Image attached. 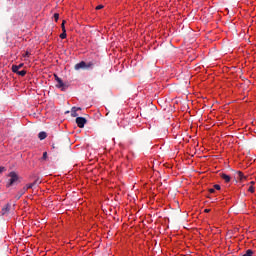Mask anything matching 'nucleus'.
I'll return each instance as SVG.
<instances>
[{"label":"nucleus","instance_id":"obj_1","mask_svg":"<svg viewBox=\"0 0 256 256\" xmlns=\"http://www.w3.org/2000/svg\"><path fill=\"white\" fill-rule=\"evenodd\" d=\"M90 67H93V63L89 62L88 64L85 61H81L80 63H77L74 66V69L76 71H79V69H90Z\"/></svg>","mask_w":256,"mask_h":256},{"label":"nucleus","instance_id":"obj_2","mask_svg":"<svg viewBox=\"0 0 256 256\" xmlns=\"http://www.w3.org/2000/svg\"><path fill=\"white\" fill-rule=\"evenodd\" d=\"M8 177H10L8 187H11V185H13V183H15L17 179H19V177L17 176V173L15 172H10Z\"/></svg>","mask_w":256,"mask_h":256},{"label":"nucleus","instance_id":"obj_3","mask_svg":"<svg viewBox=\"0 0 256 256\" xmlns=\"http://www.w3.org/2000/svg\"><path fill=\"white\" fill-rule=\"evenodd\" d=\"M55 81H57L58 84H56L57 89H61V91H65V83H63V80L59 78V76L54 75Z\"/></svg>","mask_w":256,"mask_h":256},{"label":"nucleus","instance_id":"obj_4","mask_svg":"<svg viewBox=\"0 0 256 256\" xmlns=\"http://www.w3.org/2000/svg\"><path fill=\"white\" fill-rule=\"evenodd\" d=\"M87 123V119L83 117H77L76 118V124L80 129H83L85 127V124Z\"/></svg>","mask_w":256,"mask_h":256},{"label":"nucleus","instance_id":"obj_5","mask_svg":"<svg viewBox=\"0 0 256 256\" xmlns=\"http://www.w3.org/2000/svg\"><path fill=\"white\" fill-rule=\"evenodd\" d=\"M78 111H81V108L72 107L71 109V117H79Z\"/></svg>","mask_w":256,"mask_h":256},{"label":"nucleus","instance_id":"obj_6","mask_svg":"<svg viewBox=\"0 0 256 256\" xmlns=\"http://www.w3.org/2000/svg\"><path fill=\"white\" fill-rule=\"evenodd\" d=\"M220 177L221 179H223V181H225L226 183H231V176L225 174V173H222L220 174Z\"/></svg>","mask_w":256,"mask_h":256},{"label":"nucleus","instance_id":"obj_7","mask_svg":"<svg viewBox=\"0 0 256 256\" xmlns=\"http://www.w3.org/2000/svg\"><path fill=\"white\" fill-rule=\"evenodd\" d=\"M23 63L19 64V65H12V72L13 73H17V71H19V69H21L23 67Z\"/></svg>","mask_w":256,"mask_h":256},{"label":"nucleus","instance_id":"obj_8","mask_svg":"<svg viewBox=\"0 0 256 256\" xmlns=\"http://www.w3.org/2000/svg\"><path fill=\"white\" fill-rule=\"evenodd\" d=\"M10 205L9 204H6L3 208H2V215H7V213H9V209H10Z\"/></svg>","mask_w":256,"mask_h":256},{"label":"nucleus","instance_id":"obj_9","mask_svg":"<svg viewBox=\"0 0 256 256\" xmlns=\"http://www.w3.org/2000/svg\"><path fill=\"white\" fill-rule=\"evenodd\" d=\"M38 137H39L40 141H43V139H47V133H45V132H40V133L38 134Z\"/></svg>","mask_w":256,"mask_h":256},{"label":"nucleus","instance_id":"obj_10","mask_svg":"<svg viewBox=\"0 0 256 256\" xmlns=\"http://www.w3.org/2000/svg\"><path fill=\"white\" fill-rule=\"evenodd\" d=\"M16 73V75H19L20 77H25V75H27V71L25 70H22V71H17V72H14Z\"/></svg>","mask_w":256,"mask_h":256},{"label":"nucleus","instance_id":"obj_11","mask_svg":"<svg viewBox=\"0 0 256 256\" xmlns=\"http://www.w3.org/2000/svg\"><path fill=\"white\" fill-rule=\"evenodd\" d=\"M60 39H67V30L62 31L60 34Z\"/></svg>","mask_w":256,"mask_h":256},{"label":"nucleus","instance_id":"obj_12","mask_svg":"<svg viewBox=\"0 0 256 256\" xmlns=\"http://www.w3.org/2000/svg\"><path fill=\"white\" fill-rule=\"evenodd\" d=\"M238 177H239L240 181H243V179H245V174H243V172L239 171Z\"/></svg>","mask_w":256,"mask_h":256},{"label":"nucleus","instance_id":"obj_13","mask_svg":"<svg viewBox=\"0 0 256 256\" xmlns=\"http://www.w3.org/2000/svg\"><path fill=\"white\" fill-rule=\"evenodd\" d=\"M248 192L249 193H255V186L250 185L249 188H248Z\"/></svg>","mask_w":256,"mask_h":256},{"label":"nucleus","instance_id":"obj_14","mask_svg":"<svg viewBox=\"0 0 256 256\" xmlns=\"http://www.w3.org/2000/svg\"><path fill=\"white\" fill-rule=\"evenodd\" d=\"M243 256H253V250L249 249Z\"/></svg>","mask_w":256,"mask_h":256},{"label":"nucleus","instance_id":"obj_15","mask_svg":"<svg viewBox=\"0 0 256 256\" xmlns=\"http://www.w3.org/2000/svg\"><path fill=\"white\" fill-rule=\"evenodd\" d=\"M31 55V53L29 51H26L24 54H22V57L27 58Z\"/></svg>","mask_w":256,"mask_h":256},{"label":"nucleus","instance_id":"obj_16","mask_svg":"<svg viewBox=\"0 0 256 256\" xmlns=\"http://www.w3.org/2000/svg\"><path fill=\"white\" fill-rule=\"evenodd\" d=\"M216 189V191H221V185L216 184L214 185V190Z\"/></svg>","mask_w":256,"mask_h":256},{"label":"nucleus","instance_id":"obj_17","mask_svg":"<svg viewBox=\"0 0 256 256\" xmlns=\"http://www.w3.org/2000/svg\"><path fill=\"white\" fill-rule=\"evenodd\" d=\"M65 23H66V21L63 20V22H62V24H61V29H62V31H67V30L65 29Z\"/></svg>","mask_w":256,"mask_h":256},{"label":"nucleus","instance_id":"obj_18","mask_svg":"<svg viewBox=\"0 0 256 256\" xmlns=\"http://www.w3.org/2000/svg\"><path fill=\"white\" fill-rule=\"evenodd\" d=\"M35 187V183H31L27 185V189H33Z\"/></svg>","mask_w":256,"mask_h":256},{"label":"nucleus","instance_id":"obj_19","mask_svg":"<svg viewBox=\"0 0 256 256\" xmlns=\"http://www.w3.org/2000/svg\"><path fill=\"white\" fill-rule=\"evenodd\" d=\"M54 19H55V21H59V14L58 13L54 14Z\"/></svg>","mask_w":256,"mask_h":256},{"label":"nucleus","instance_id":"obj_20","mask_svg":"<svg viewBox=\"0 0 256 256\" xmlns=\"http://www.w3.org/2000/svg\"><path fill=\"white\" fill-rule=\"evenodd\" d=\"M101 9H103V5H98V6H96V11H99V10H101Z\"/></svg>","mask_w":256,"mask_h":256},{"label":"nucleus","instance_id":"obj_21","mask_svg":"<svg viewBox=\"0 0 256 256\" xmlns=\"http://www.w3.org/2000/svg\"><path fill=\"white\" fill-rule=\"evenodd\" d=\"M42 159L45 161V159H47V152L43 153Z\"/></svg>","mask_w":256,"mask_h":256},{"label":"nucleus","instance_id":"obj_22","mask_svg":"<svg viewBox=\"0 0 256 256\" xmlns=\"http://www.w3.org/2000/svg\"><path fill=\"white\" fill-rule=\"evenodd\" d=\"M5 170H6L5 167L0 166V173H3V171H5Z\"/></svg>","mask_w":256,"mask_h":256},{"label":"nucleus","instance_id":"obj_23","mask_svg":"<svg viewBox=\"0 0 256 256\" xmlns=\"http://www.w3.org/2000/svg\"><path fill=\"white\" fill-rule=\"evenodd\" d=\"M209 193H215V188H210Z\"/></svg>","mask_w":256,"mask_h":256},{"label":"nucleus","instance_id":"obj_24","mask_svg":"<svg viewBox=\"0 0 256 256\" xmlns=\"http://www.w3.org/2000/svg\"><path fill=\"white\" fill-rule=\"evenodd\" d=\"M204 212H205V213H210V212H211V209H205Z\"/></svg>","mask_w":256,"mask_h":256},{"label":"nucleus","instance_id":"obj_25","mask_svg":"<svg viewBox=\"0 0 256 256\" xmlns=\"http://www.w3.org/2000/svg\"><path fill=\"white\" fill-rule=\"evenodd\" d=\"M250 185H252V187H253V185H255V181H251Z\"/></svg>","mask_w":256,"mask_h":256}]
</instances>
